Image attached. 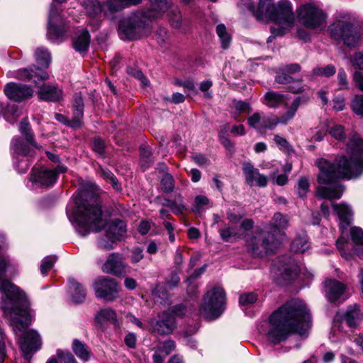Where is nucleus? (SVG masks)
Returning <instances> with one entry per match:
<instances>
[{"label":"nucleus","mask_w":363,"mask_h":363,"mask_svg":"<svg viewBox=\"0 0 363 363\" xmlns=\"http://www.w3.org/2000/svg\"><path fill=\"white\" fill-rule=\"evenodd\" d=\"M347 155L336 158L335 164L326 159L319 158L315 165L319 169L315 189L316 196L322 199H340L345 188L337 182L339 178L356 179L363 174V140L352 135L347 146Z\"/></svg>","instance_id":"f257e3e1"},{"label":"nucleus","mask_w":363,"mask_h":363,"mask_svg":"<svg viewBox=\"0 0 363 363\" xmlns=\"http://www.w3.org/2000/svg\"><path fill=\"white\" fill-rule=\"evenodd\" d=\"M310 326L311 316L306 304L300 300H291L270 315L267 336L269 341L277 345L294 332L303 335Z\"/></svg>","instance_id":"f03ea898"},{"label":"nucleus","mask_w":363,"mask_h":363,"mask_svg":"<svg viewBox=\"0 0 363 363\" xmlns=\"http://www.w3.org/2000/svg\"><path fill=\"white\" fill-rule=\"evenodd\" d=\"M99 190L95 184H84L74 197V207L72 210L69 206L67 208L69 219L77 223V231L82 236H86L90 231H100L105 224Z\"/></svg>","instance_id":"7ed1b4c3"},{"label":"nucleus","mask_w":363,"mask_h":363,"mask_svg":"<svg viewBox=\"0 0 363 363\" xmlns=\"http://www.w3.org/2000/svg\"><path fill=\"white\" fill-rule=\"evenodd\" d=\"M248 8L258 21H274L277 25V28L271 27L273 37L283 35L294 25L293 8L289 0H280L277 4L260 0L256 9L252 4H248Z\"/></svg>","instance_id":"20e7f679"},{"label":"nucleus","mask_w":363,"mask_h":363,"mask_svg":"<svg viewBox=\"0 0 363 363\" xmlns=\"http://www.w3.org/2000/svg\"><path fill=\"white\" fill-rule=\"evenodd\" d=\"M2 245L0 244V289L4 293L1 308L4 313H14L23 315L27 313V301L26 295L9 281L4 279L7 261L1 253Z\"/></svg>","instance_id":"39448f33"},{"label":"nucleus","mask_w":363,"mask_h":363,"mask_svg":"<svg viewBox=\"0 0 363 363\" xmlns=\"http://www.w3.org/2000/svg\"><path fill=\"white\" fill-rule=\"evenodd\" d=\"M38 72L33 69L27 68L20 69L10 73L12 77L21 80H30L34 77V83L40 89L38 91V97L44 101H58L62 99V91L57 86L44 84L40 85L41 82H44L49 78L48 72L37 69Z\"/></svg>","instance_id":"423d86ee"},{"label":"nucleus","mask_w":363,"mask_h":363,"mask_svg":"<svg viewBox=\"0 0 363 363\" xmlns=\"http://www.w3.org/2000/svg\"><path fill=\"white\" fill-rule=\"evenodd\" d=\"M354 23L355 18L351 15L340 14L329 27L331 36L335 40H342L349 47L358 45L360 35L354 28Z\"/></svg>","instance_id":"0eeeda50"},{"label":"nucleus","mask_w":363,"mask_h":363,"mask_svg":"<svg viewBox=\"0 0 363 363\" xmlns=\"http://www.w3.org/2000/svg\"><path fill=\"white\" fill-rule=\"evenodd\" d=\"M225 294L223 288L215 287L204 296L200 314L206 319L218 318L224 310Z\"/></svg>","instance_id":"6e6552de"},{"label":"nucleus","mask_w":363,"mask_h":363,"mask_svg":"<svg viewBox=\"0 0 363 363\" xmlns=\"http://www.w3.org/2000/svg\"><path fill=\"white\" fill-rule=\"evenodd\" d=\"M148 18L142 12L133 13L127 18L121 21L118 34L123 40H135L140 38L145 29Z\"/></svg>","instance_id":"1a4fd4ad"},{"label":"nucleus","mask_w":363,"mask_h":363,"mask_svg":"<svg viewBox=\"0 0 363 363\" xmlns=\"http://www.w3.org/2000/svg\"><path fill=\"white\" fill-rule=\"evenodd\" d=\"M297 13L300 23L308 28L321 30L326 26L325 14L312 3L301 6Z\"/></svg>","instance_id":"9d476101"},{"label":"nucleus","mask_w":363,"mask_h":363,"mask_svg":"<svg viewBox=\"0 0 363 363\" xmlns=\"http://www.w3.org/2000/svg\"><path fill=\"white\" fill-rule=\"evenodd\" d=\"M126 233V224L123 220H112L107 225L105 236L99 239V247L107 250L113 249L117 241H121L125 238Z\"/></svg>","instance_id":"9b49d317"},{"label":"nucleus","mask_w":363,"mask_h":363,"mask_svg":"<svg viewBox=\"0 0 363 363\" xmlns=\"http://www.w3.org/2000/svg\"><path fill=\"white\" fill-rule=\"evenodd\" d=\"M94 289L96 297L107 301H113L118 297L120 286L113 279L101 278L97 279L94 284Z\"/></svg>","instance_id":"f8f14e48"},{"label":"nucleus","mask_w":363,"mask_h":363,"mask_svg":"<svg viewBox=\"0 0 363 363\" xmlns=\"http://www.w3.org/2000/svg\"><path fill=\"white\" fill-rule=\"evenodd\" d=\"M347 288L346 284L336 279H328L324 283L325 297L329 302L335 304H340L350 297Z\"/></svg>","instance_id":"ddd939ff"},{"label":"nucleus","mask_w":363,"mask_h":363,"mask_svg":"<svg viewBox=\"0 0 363 363\" xmlns=\"http://www.w3.org/2000/svg\"><path fill=\"white\" fill-rule=\"evenodd\" d=\"M67 29V27L61 17L60 9L52 5L48 26V38L53 41L59 40L65 35Z\"/></svg>","instance_id":"4468645a"},{"label":"nucleus","mask_w":363,"mask_h":363,"mask_svg":"<svg viewBox=\"0 0 363 363\" xmlns=\"http://www.w3.org/2000/svg\"><path fill=\"white\" fill-rule=\"evenodd\" d=\"M186 311L184 306L179 305L164 311L160 317V335L172 333L176 328L175 318L183 316Z\"/></svg>","instance_id":"2eb2a0df"},{"label":"nucleus","mask_w":363,"mask_h":363,"mask_svg":"<svg viewBox=\"0 0 363 363\" xmlns=\"http://www.w3.org/2000/svg\"><path fill=\"white\" fill-rule=\"evenodd\" d=\"M242 169L245 177V182L250 186L266 187L268 184V178L266 175L261 174L259 170L248 162L242 164Z\"/></svg>","instance_id":"dca6fc26"},{"label":"nucleus","mask_w":363,"mask_h":363,"mask_svg":"<svg viewBox=\"0 0 363 363\" xmlns=\"http://www.w3.org/2000/svg\"><path fill=\"white\" fill-rule=\"evenodd\" d=\"M40 346L41 339L36 331L28 330L23 334L20 340V348L25 358H30Z\"/></svg>","instance_id":"f3484780"},{"label":"nucleus","mask_w":363,"mask_h":363,"mask_svg":"<svg viewBox=\"0 0 363 363\" xmlns=\"http://www.w3.org/2000/svg\"><path fill=\"white\" fill-rule=\"evenodd\" d=\"M4 91L9 99L17 102L28 99L33 94V89L28 86L15 82L6 84Z\"/></svg>","instance_id":"a211bd4d"},{"label":"nucleus","mask_w":363,"mask_h":363,"mask_svg":"<svg viewBox=\"0 0 363 363\" xmlns=\"http://www.w3.org/2000/svg\"><path fill=\"white\" fill-rule=\"evenodd\" d=\"M32 183L40 187H49L57 181V172L45 167H34L30 174Z\"/></svg>","instance_id":"6ab92c4d"},{"label":"nucleus","mask_w":363,"mask_h":363,"mask_svg":"<svg viewBox=\"0 0 363 363\" xmlns=\"http://www.w3.org/2000/svg\"><path fill=\"white\" fill-rule=\"evenodd\" d=\"M277 116H266L259 112H255L247 118V124L251 128L261 132L266 129L273 130L277 126Z\"/></svg>","instance_id":"aec40b11"},{"label":"nucleus","mask_w":363,"mask_h":363,"mask_svg":"<svg viewBox=\"0 0 363 363\" xmlns=\"http://www.w3.org/2000/svg\"><path fill=\"white\" fill-rule=\"evenodd\" d=\"M278 262V271L284 281H290L298 275L300 271L299 267L291 257L287 256L280 257Z\"/></svg>","instance_id":"412c9836"},{"label":"nucleus","mask_w":363,"mask_h":363,"mask_svg":"<svg viewBox=\"0 0 363 363\" xmlns=\"http://www.w3.org/2000/svg\"><path fill=\"white\" fill-rule=\"evenodd\" d=\"M247 245L251 247V250L255 255H261L262 252L268 254L272 251L273 247L275 246V242L273 238L268 240L262 234L255 236L247 240Z\"/></svg>","instance_id":"4be33fe9"},{"label":"nucleus","mask_w":363,"mask_h":363,"mask_svg":"<svg viewBox=\"0 0 363 363\" xmlns=\"http://www.w3.org/2000/svg\"><path fill=\"white\" fill-rule=\"evenodd\" d=\"M167 13L171 26L174 28L182 26V14L179 7L167 0H160V13Z\"/></svg>","instance_id":"5701e85b"},{"label":"nucleus","mask_w":363,"mask_h":363,"mask_svg":"<svg viewBox=\"0 0 363 363\" xmlns=\"http://www.w3.org/2000/svg\"><path fill=\"white\" fill-rule=\"evenodd\" d=\"M103 271L115 276H123L126 272L125 265L117 253H112L108 256L103 265Z\"/></svg>","instance_id":"b1692460"},{"label":"nucleus","mask_w":363,"mask_h":363,"mask_svg":"<svg viewBox=\"0 0 363 363\" xmlns=\"http://www.w3.org/2000/svg\"><path fill=\"white\" fill-rule=\"evenodd\" d=\"M84 115V101L81 93H77L74 96L73 117L71 127L76 128L82 125Z\"/></svg>","instance_id":"393cba45"},{"label":"nucleus","mask_w":363,"mask_h":363,"mask_svg":"<svg viewBox=\"0 0 363 363\" xmlns=\"http://www.w3.org/2000/svg\"><path fill=\"white\" fill-rule=\"evenodd\" d=\"M175 187V181L173 176L168 172L164 164L160 163V190L166 194L173 191Z\"/></svg>","instance_id":"a878e982"},{"label":"nucleus","mask_w":363,"mask_h":363,"mask_svg":"<svg viewBox=\"0 0 363 363\" xmlns=\"http://www.w3.org/2000/svg\"><path fill=\"white\" fill-rule=\"evenodd\" d=\"M333 208L340 218V228L343 230L350 224L352 211L345 203L333 204Z\"/></svg>","instance_id":"bb28decb"},{"label":"nucleus","mask_w":363,"mask_h":363,"mask_svg":"<svg viewBox=\"0 0 363 363\" xmlns=\"http://www.w3.org/2000/svg\"><path fill=\"white\" fill-rule=\"evenodd\" d=\"M69 289L73 302L80 303L84 301L86 295V291L75 279H69Z\"/></svg>","instance_id":"cd10ccee"},{"label":"nucleus","mask_w":363,"mask_h":363,"mask_svg":"<svg viewBox=\"0 0 363 363\" xmlns=\"http://www.w3.org/2000/svg\"><path fill=\"white\" fill-rule=\"evenodd\" d=\"M141 1L142 0H106V6H107L108 12L113 13L125 8L135 6Z\"/></svg>","instance_id":"c85d7f7f"},{"label":"nucleus","mask_w":363,"mask_h":363,"mask_svg":"<svg viewBox=\"0 0 363 363\" xmlns=\"http://www.w3.org/2000/svg\"><path fill=\"white\" fill-rule=\"evenodd\" d=\"M362 318V313L357 304L347 307L345 319L348 326L355 328Z\"/></svg>","instance_id":"c756f323"},{"label":"nucleus","mask_w":363,"mask_h":363,"mask_svg":"<svg viewBox=\"0 0 363 363\" xmlns=\"http://www.w3.org/2000/svg\"><path fill=\"white\" fill-rule=\"evenodd\" d=\"M160 203L175 213H181L184 208L183 198L180 193L177 191L174 194V199H164Z\"/></svg>","instance_id":"7c9ffc66"},{"label":"nucleus","mask_w":363,"mask_h":363,"mask_svg":"<svg viewBox=\"0 0 363 363\" xmlns=\"http://www.w3.org/2000/svg\"><path fill=\"white\" fill-rule=\"evenodd\" d=\"M85 8L88 15L93 18L98 16L102 12L105 15L109 13L106 2L101 5L98 0H87Z\"/></svg>","instance_id":"2f4dec72"},{"label":"nucleus","mask_w":363,"mask_h":363,"mask_svg":"<svg viewBox=\"0 0 363 363\" xmlns=\"http://www.w3.org/2000/svg\"><path fill=\"white\" fill-rule=\"evenodd\" d=\"M264 101L265 104L269 108H275L286 104V99L284 94L272 91L264 94Z\"/></svg>","instance_id":"473e14b6"},{"label":"nucleus","mask_w":363,"mask_h":363,"mask_svg":"<svg viewBox=\"0 0 363 363\" xmlns=\"http://www.w3.org/2000/svg\"><path fill=\"white\" fill-rule=\"evenodd\" d=\"M95 320L100 324L105 322H110L114 325L118 324L116 313L110 308L100 310L95 315Z\"/></svg>","instance_id":"72a5a7b5"},{"label":"nucleus","mask_w":363,"mask_h":363,"mask_svg":"<svg viewBox=\"0 0 363 363\" xmlns=\"http://www.w3.org/2000/svg\"><path fill=\"white\" fill-rule=\"evenodd\" d=\"M72 350L74 354L82 361L86 362L89 359L91 352L88 347L80 340L77 339L73 340Z\"/></svg>","instance_id":"f704fd0d"},{"label":"nucleus","mask_w":363,"mask_h":363,"mask_svg":"<svg viewBox=\"0 0 363 363\" xmlns=\"http://www.w3.org/2000/svg\"><path fill=\"white\" fill-rule=\"evenodd\" d=\"M300 104L301 99L299 97L296 98L284 114L280 117L277 116V125L279 123L287 124L294 117Z\"/></svg>","instance_id":"c9c22d12"},{"label":"nucleus","mask_w":363,"mask_h":363,"mask_svg":"<svg viewBox=\"0 0 363 363\" xmlns=\"http://www.w3.org/2000/svg\"><path fill=\"white\" fill-rule=\"evenodd\" d=\"M90 43V35L86 30H83L74 40L73 45L76 51L84 52L87 50Z\"/></svg>","instance_id":"e433bc0d"},{"label":"nucleus","mask_w":363,"mask_h":363,"mask_svg":"<svg viewBox=\"0 0 363 363\" xmlns=\"http://www.w3.org/2000/svg\"><path fill=\"white\" fill-rule=\"evenodd\" d=\"M243 233L237 227H228L220 230V236L225 242H233L242 238Z\"/></svg>","instance_id":"4c0bfd02"},{"label":"nucleus","mask_w":363,"mask_h":363,"mask_svg":"<svg viewBox=\"0 0 363 363\" xmlns=\"http://www.w3.org/2000/svg\"><path fill=\"white\" fill-rule=\"evenodd\" d=\"M11 148L13 153L18 156H33V150H30V147L18 138L12 140Z\"/></svg>","instance_id":"58836bf2"},{"label":"nucleus","mask_w":363,"mask_h":363,"mask_svg":"<svg viewBox=\"0 0 363 363\" xmlns=\"http://www.w3.org/2000/svg\"><path fill=\"white\" fill-rule=\"evenodd\" d=\"M288 223L289 220L286 216L281 213H276L269 222V226L272 231L275 232L281 228H286Z\"/></svg>","instance_id":"ea45409f"},{"label":"nucleus","mask_w":363,"mask_h":363,"mask_svg":"<svg viewBox=\"0 0 363 363\" xmlns=\"http://www.w3.org/2000/svg\"><path fill=\"white\" fill-rule=\"evenodd\" d=\"M308 248L309 244L306 235L295 238L291 245V250L295 253H303Z\"/></svg>","instance_id":"a19ab883"},{"label":"nucleus","mask_w":363,"mask_h":363,"mask_svg":"<svg viewBox=\"0 0 363 363\" xmlns=\"http://www.w3.org/2000/svg\"><path fill=\"white\" fill-rule=\"evenodd\" d=\"M35 60L39 66L47 68L51 61L50 52L45 48H38L35 52Z\"/></svg>","instance_id":"79ce46f5"},{"label":"nucleus","mask_w":363,"mask_h":363,"mask_svg":"<svg viewBox=\"0 0 363 363\" xmlns=\"http://www.w3.org/2000/svg\"><path fill=\"white\" fill-rule=\"evenodd\" d=\"M216 33L220 38L221 47L223 49L229 48L231 42V36L227 32L226 27L224 24H218L216 27Z\"/></svg>","instance_id":"37998d69"},{"label":"nucleus","mask_w":363,"mask_h":363,"mask_svg":"<svg viewBox=\"0 0 363 363\" xmlns=\"http://www.w3.org/2000/svg\"><path fill=\"white\" fill-rule=\"evenodd\" d=\"M21 108L15 104H9L4 112L5 119L11 123H15L21 115Z\"/></svg>","instance_id":"c03bdc74"},{"label":"nucleus","mask_w":363,"mask_h":363,"mask_svg":"<svg viewBox=\"0 0 363 363\" xmlns=\"http://www.w3.org/2000/svg\"><path fill=\"white\" fill-rule=\"evenodd\" d=\"M140 167L143 171H145L152 163V152L150 149L147 147H140Z\"/></svg>","instance_id":"a18cd8bd"},{"label":"nucleus","mask_w":363,"mask_h":363,"mask_svg":"<svg viewBox=\"0 0 363 363\" xmlns=\"http://www.w3.org/2000/svg\"><path fill=\"white\" fill-rule=\"evenodd\" d=\"M57 356L59 358V362L55 357H50L46 363H77L74 356L69 352H65L57 350Z\"/></svg>","instance_id":"49530a36"},{"label":"nucleus","mask_w":363,"mask_h":363,"mask_svg":"<svg viewBox=\"0 0 363 363\" xmlns=\"http://www.w3.org/2000/svg\"><path fill=\"white\" fill-rule=\"evenodd\" d=\"M99 174L104 179L110 181L113 188L115 190L119 191L121 189V184L118 183L116 177L114 176V174L110 170H108L107 169L101 168Z\"/></svg>","instance_id":"de8ad7c7"},{"label":"nucleus","mask_w":363,"mask_h":363,"mask_svg":"<svg viewBox=\"0 0 363 363\" xmlns=\"http://www.w3.org/2000/svg\"><path fill=\"white\" fill-rule=\"evenodd\" d=\"M19 129L21 133L25 136L27 141L36 147V145L33 140V135L29 128V123L27 118L23 119L21 122Z\"/></svg>","instance_id":"09e8293b"},{"label":"nucleus","mask_w":363,"mask_h":363,"mask_svg":"<svg viewBox=\"0 0 363 363\" xmlns=\"http://www.w3.org/2000/svg\"><path fill=\"white\" fill-rule=\"evenodd\" d=\"M257 300V294L253 292L242 294L240 296L239 303L242 306L250 307Z\"/></svg>","instance_id":"8fccbe9b"},{"label":"nucleus","mask_w":363,"mask_h":363,"mask_svg":"<svg viewBox=\"0 0 363 363\" xmlns=\"http://www.w3.org/2000/svg\"><path fill=\"white\" fill-rule=\"evenodd\" d=\"M295 188L298 196L302 198L306 196L310 188L308 179L306 177H301L298 179L297 186Z\"/></svg>","instance_id":"3c124183"},{"label":"nucleus","mask_w":363,"mask_h":363,"mask_svg":"<svg viewBox=\"0 0 363 363\" xmlns=\"http://www.w3.org/2000/svg\"><path fill=\"white\" fill-rule=\"evenodd\" d=\"M57 261V257L48 256L45 257L40 265V272L43 275H46L48 272L52 269Z\"/></svg>","instance_id":"603ef678"},{"label":"nucleus","mask_w":363,"mask_h":363,"mask_svg":"<svg viewBox=\"0 0 363 363\" xmlns=\"http://www.w3.org/2000/svg\"><path fill=\"white\" fill-rule=\"evenodd\" d=\"M335 73V67L328 65L325 67H316L313 70V74L315 76L330 77Z\"/></svg>","instance_id":"864d4df0"},{"label":"nucleus","mask_w":363,"mask_h":363,"mask_svg":"<svg viewBox=\"0 0 363 363\" xmlns=\"http://www.w3.org/2000/svg\"><path fill=\"white\" fill-rule=\"evenodd\" d=\"M293 78L291 77L290 74L285 71L284 69L280 70L276 77L275 81L279 84L289 85L293 81Z\"/></svg>","instance_id":"5fc2aeb1"},{"label":"nucleus","mask_w":363,"mask_h":363,"mask_svg":"<svg viewBox=\"0 0 363 363\" xmlns=\"http://www.w3.org/2000/svg\"><path fill=\"white\" fill-rule=\"evenodd\" d=\"M352 108L353 111L363 116V96H356L352 101Z\"/></svg>","instance_id":"6e6d98bb"},{"label":"nucleus","mask_w":363,"mask_h":363,"mask_svg":"<svg viewBox=\"0 0 363 363\" xmlns=\"http://www.w3.org/2000/svg\"><path fill=\"white\" fill-rule=\"evenodd\" d=\"M208 203L209 199L206 196L202 195L197 196L195 198V203L193 211L196 213H199L202 208L204 206L208 205Z\"/></svg>","instance_id":"4d7b16f0"},{"label":"nucleus","mask_w":363,"mask_h":363,"mask_svg":"<svg viewBox=\"0 0 363 363\" xmlns=\"http://www.w3.org/2000/svg\"><path fill=\"white\" fill-rule=\"evenodd\" d=\"M351 237L353 242L357 245H363V230L357 227L351 228Z\"/></svg>","instance_id":"13d9d810"},{"label":"nucleus","mask_w":363,"mask_h":363,"mask_svg":"<svg viewBox=\"0 0 363 363\" xmlns=\"http://www.w3.org/2000/svg\"><path fill=\"white\" fill-rule=\"evenodd\" d=\"M329 133L336 140H342L345 138L344 128L341 125H335L329 130Z\"/></svg>","instance_id":"bf43d9fd"},{"label":"nucleus","mask_w":363,"mask_h":363,"mask_svg":"<svg viewBox=\"0 0 363 363\" xmlns=\"http://www.w3.org/2000/svg\"><path fill=\"white\" fill-rule=\"evenodd\" d=\"M6 357V338L5 334L0 330V363H4Z\"/></svg>","instance_id":"052dcab7"},{"label":"nucleus","mask_w":363,"mask_h":363,"mask_svg":"<svg viewBox=\"0 0 363 363\" xmlns=\"http://www.w3.org/2000/svg\"><path fill=\"white\" fill-rule=\"evenodd\" d=\"M288 89L294 94H299L304 91V85L301 79L293 80L291 84L288 85Z\"/></svg>","instance_id":"680f3d73"},{"label":"nucleus","mask_w":363,"mask_h":363,"mask_svg":"<svg viewBox=\"0 0 363 363\" xmlns=\"http://www.w3.org/2000/svg\"><path fill=\"white\" fill-rule=\"evenodd\" d=\"M149 1L152 4L153 8L143 13L145 16V17L148 18L149 19L157 18L159 13L157 9L159 5V0Z\"/></svg>","instance_id":"e2e57ef3"},{"label":"nucleus","mask_w":363,"mask_h":363,"mask_svg":"<svg viewBox=\"0 0 363 363\" xmlns=\"http://www.w3.org/2000/svg\"><path fill=\"white\" fill-rule=\"evenodd\" d=\"M191 158L200 167H206L209 164L208 158L202 154L195 153L191 156Z\"/></svg>","instance_id":"0e129e2a"},{"label":"nucleus","mask_w":363,"mask_h":363,"mask_svg":"<svg viewBox=\"0 0 363 363\" xmlns=\"http://www.w3.org/2000/svg\"><path fill=\"white\" fill-rule=\"evenodd\" d=\"M338 84L340 89L347 88V75L343 69H340L337 74Z\"/></svg>","instance_id":"69168bd1"},{"label":"nucleus","mask_w":363,"mask_h":363,"mask_svg":"<svg viewBox=\"0 0 363 363\" xmlns=\"http://www.w3.org/2000/svg\"><path fill=\"white\" fill-rule=\"evenodd\" d=\"M352 65L359 69H363V52H357L352 60Z\"/></svg>","instance_id":"338daca9"},{"label":"nucleus","mask_w":363,"mask_h":363,"mask_svg":"<svg viewBox=\"0 0 363 363\" xmlns=\"http://www.w3.org/2000/svg\"><path fill=\"white\" fill-rule=\"evenodd\" d=\"M232 107L235 109L238 113L250 109L249 104L242 101H233L232 103Z\"/></svg>","instance_id":"774afa93"}]
</instances>
